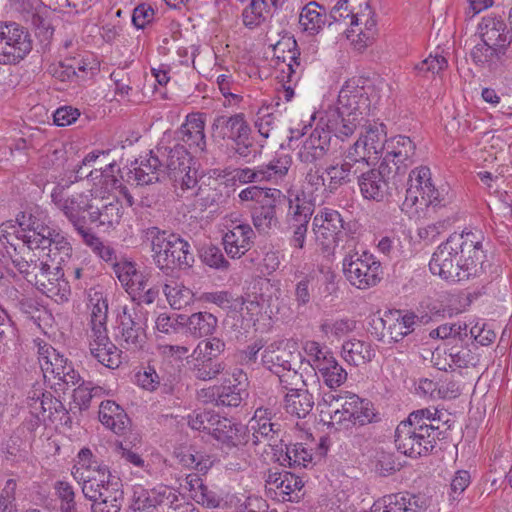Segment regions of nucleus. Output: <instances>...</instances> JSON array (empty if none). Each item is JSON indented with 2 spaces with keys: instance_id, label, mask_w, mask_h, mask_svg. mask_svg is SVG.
Segmentation results:
<instances>
[{
  "instance_id": "nucleus-1",
  "label": "nucleus",
  "mask_w": 512,
  "mask_h": 512,
  "mask_svg": "<svg viewBox=\"0 0 512 512\" xmlns=\"http://www.w3.org/2000/svg\"><path fill=\"white\" fill-rule=\"evenodd\" d=\"M107 155L108 151H92L83 158L81 165L75 170L76 178L87 177L88 181L93 182V188L68 195L65 187L58 185L51 193L53 203L74 228L86 224L85 212L88 213V219L90 220V211L94 209V202L98 198L101 201L106 199L105 193H110L118 184V179L113 175L114 162L105 164V168H95L89 170L88 173L84 171V168L93 167L100 157H106Z\"/></svg>"
},
{
  "instance_id": "nucleus-2",
  "label": "nucleus",
  "mask_w": 512,
  "mask_h": 512,
  "mask_svg": "<svg viewBox=\"0 0 512 512\" xmlns=\"http://www.w3.org/2000/svg\"><path fill=\"white\" fill-rule=\"evenodd\" d=\"M480 231L453 233L438 246L429 262L434 275L449 282H460L484 272L485 253Z\"/></svg>"
},
{
  "instance_id": "nucleus-3",
  "label": "nucleus",
  "mask_w": 512,
  "mask_h": 512,
  "mask_svg": "<svg viewBox=\"0 0 512 512\" xmlns=\"http://www.w3.org/2000/svg\"><path fill=\"white\" fill-rule=\"evenodd\" d=\"M318 408L321 421L336 429L365 425L375 417L371 402L350 392L325 394L318 403Z\"/></svg>"
},
{
  "instance_id": "nucleus-4",
  "label": "nucleus",
  "mask_w": 512,
  "mask_h": 512,
  "mask_svg": "<svg viewBox=\"0 0 512 512\" xmlns=\"http://www.w3.org/2000/svg\"><path fill=\"white\" fill-rule=\"evenodd\" d=\"M77 458L72 475L82 485L85 498L93 502L123 494L119 479L112 476L106 466L99 465L89 449H81Z\"/></svg>"
},
{
  "instance_id": "nucleus-5",
  "label": "nucleus",
  "mask_w": 512,
  "mask_h": 512,
  "mask_svg": "<svg viewBox=\"0 0 512 512\" xmlns=\"http://www.w3.org/2000/svg\"><path fill=\"white\" fill-rule=\"evenodd\" d=\"M145 237L151 243L153 260L160 270L187 269L194 263L190 244L179 235L150 227Z\"/></svg>"
},
{
  "instance_id": "nucleus-6",
  "label": "nucleus",
  "mask_w": 512,
  "mask_h": 512,
  "mask_svg": "<svg viewBox=\"0 0 512 512\" xmlns=\"http://www.w3.org/2000/svg\"><path fill=\"white\" fill-rule=\"evenodd\" d=\"M20 225L26 233L21 234L29 249H40L48 252L42 255L59 267L71 257L72 247L64 236L46 226L39 218L32 214H23Z\"/></svg>"
},
{
  "instance_id": "nucleus-7",
  "label": "nucleus",
  "mask_w": 512,
  "mask_h": 512,
  "mask_svg": "<svg viewBox=\"0 0 512 512\" xmlns=\"http://www.w3.org/2000/svg\"><path fill=\"white\" fill-rule=\"evenodd\" d=\"M343 272L349 283L361 290L376 286L382 275L381 263L364 249H358L354 238L344 246Z\"/></svg>"
},
{
  "instance_id": "nucleus-8",
  "label": "nucleus",
  "mask_w": 512,
  "mask_h": 512,
  "mask_svg": "<svg viewBox=\"0 0 512 512\" xmlns=\"http://www.w3.org/2000/svg\"><path fill=\"white\" fill-rule=\"evenodd\" d=\"M330 15L334 21L350 25L348 37L355 34L356 38H353L352 41L359 48H364L373 41L376 34V21L368 3H365L363 8L360 6L359 10L355 11L349 0H338Z\"/></svg>"
},
{
  "instance_id": "nucleus-9",
  "label": "nucleus",
  "mask_w": 512,
  "mask_h": 512,
  "mask_svg": "<svg viewBox=\"0 0 512 512\" xmlns=\"http://www.w3.org/2000/svg\"><path fill=\"white\" fill-rule=\"evenodd\" d=\"M451 199L448 188H435L428 167H418L410 172L404 206L413 207L419 204L432 208L444 207Z\"/></svg>"
},
{
  "instance_id": "nucleus-10",
  "label": "nucleus",
  "mask_w": 512,
  "mask_h": 512,
  "mask_svg": "<svg viewBox=\"0 0 512 512\" xmlns=\"http://www.w3.org/2000/svg\"><path fill=\"white\" fill-rule=\"evenodd\" d=\"M34 257L31 256L27 260L29 267H23L17 271L47 297L66 299L69 287L68 283L61 279L63 274L60 273L59 267H52L43 257H37V259Z\"/></svg>"
},
{
  "instance_id": "nucleus-11",
  "label": "nucleus",
  "mask_w": 512,
  "mask_h": 512,
  "mask_svg": "<svg viewBox=\"0 0 512 512\" xmlns=\"http://www.w3.org/2000/svg\"><path fill=\"white\" fill-rule=\"evenodd\" d=\"M32 50L28 31L16 22H0V62L17 64Z\"/></svg>"
},
{
  "instance_id": "nucleus-12",
  "label": "nucleus",
  "mask_w": 512,
  "mask_h": 512,
  "mask_svg": "<svg viewBox=\"0 0 512 512\" xmlns=\"http://www.w3.org/2000/svg\"><path fill=\"white\" fill-rule=\"evenodd\" d=\"M23 214L26 213H21L17 217L16 223L7 221L0 225V254L3 258H8L16 270L29 267L27 260L31 256H36L21 235L26 233L20 225V218Z\"/></svg>"
},
{
  "instance_id": "nucleus-13",
  "label": "nucleus",
  "mask_w": 512,
  "mask_h": 512,
  "mask_svg": "<svg viewBox=\"0 0 512 512\" xmlns=\"http://www.w3.org/2000/svg\"><path fill=\"white\" fill-rule=\"evenodd\" d=\"M301 359L294 344L287 341H276L269 344L263 354L262 362L270 371L277 374L280 382H287L285 377L298 379L296 367Z\"/></svg>"
},
{
  "instance_id": "nucleus-14",
  "label": "nucleus",
  "mask_w": 512,
  "mask_h": 512,
  "mask_svg": "<svg viewBox=\"0 0 512 512\" xmlns=\"http://www.w3.org/2000/svg\"><path fill=\"white\" fill-rule=\"evenodd\" d=\"M246 387V374L241 369H234L221 386L202 389L199 397L206 398L205 401L215 402L217 406L238 407L247 396Z\"/></svg>"
},
{
  "instance_id": "nucleus-15",
  "label": "nucleus",
  "mask_w": 512,
  "mask_h": 512,
  "mask_svg": "<svg viewBox=\"0 0 512 512\" xmlns=\"http://www.w3.org/2000/svg\"><path fill=\"white\" fill-rule=\"evenodd\" d=\"M146 319L141 308L124 307L118 316V329L121 346L129 351L142 349L146 342Z\"/></svg>"
},
{
  "instance_id": "nucleus-16",
  "label": "nucleus",
  "mask_w": 512,
  "mask_h": 512,
  "mask_svg": "<svg viewBox=\"0 0 512 512\" xmlns=\"http://www.w3.org/2000/svg\"><path fill=\"white\" fill-rule=\"evenodd\" d=\"M223 226L227 230L223 235L225 252L233 259L242 257L253 245L255 233L252 227L233 213L223 219Z\"/></svg>"
},
{
  "instance_id": "nucleus-17",
  "label": "nucleus",
  "mask_w": 512,
  "mask_h": 512,
  "mask_svg": "<svg viewBox=\"0 0 512 512\" xmlns=\"http://www.w3.org/2000/svg\"><path fill=\"white\" fill-rule=\"evenodd\" d=\"M246 428V433H251V441L254 445L266 443L272 448H278L283 442V430L279 422L273 421L272 412L269 409L258 408L254 412Z\"/></svg>"
},
{
  "instance_id": "nucleus-18",
  "label": "nucleus",
  "mask_w": 512,
  "mask_h": 512,
  "mask_svg": "<svg viewBox=\"0 0 512 512\" xmlns=\"http://www.w3.org/2000/svg\"><path fill=\"white\" fill-rule=\"evenodd\" d=\"M386 131L383 124H374L366 128L358 140L347 149V157L358 160L362 165H368L369 159L386 150Z\"/></svg>"
},
{
  "instance_id": "nucleus-19",
  "label": "nucleus",
  "mask_w": 512,
  "mask_h": 512,
  "mask_svg": "<svg viewBox=\"0 0 512 512\" xmlns=\"http://www.w3.org/2000/svg\"><path fill=\"white\" fill-rule=\"evenodd\" d=\"M312 227L316 242L323 250L331 251L343 234V219L338 211L323 208L314 216Z\"/></svg>"
},
{
  "instance_id": "nucleus-20",
  "label": "nucleus",
  "mask_w": 512,
  "mask_h": 512,
  "mask_svg": "<svg viewBox=\"0 0 512 512\" xmlns=\"http://www.w3.org/2000/svg\"><path fill=\"white\" fill-rule=\"evenodd\" d=\"M295 40L280 41L274 47V58L277 69L280 71V81L296 84L302 77L304 66L296 50Z\"/></svg>"
},
{
  "instance_id": "nucleus-21",
  "label": "nucleus",
  "mask_w": 512,
  "mask_h": 512,
  "mask_svg": "<svg viewBox=\"0 0 512 512\" xmlns=\"http://www.w3.org/2000/svg\"><path fill=\"white\" fill-rule=\"evenodd\" d=\"M435 444L433 436L420 433L406 424H398L395 430V445L406 456L416 458L426 455Z\"/></svg>"
},
{
  "instance_id": "nucleus-22",
  "label": "nucleus",
  "mask_w": 512,
  "mask_h": 512,
  "mask_svg": "<svg viewBox=\"0 0 512 512\" xmlns=\"http://www.w3.org/2000/svg\"><path fill=\"white\" fill-rule=\"evenodd\" d=\"M178 500L176 492L168 486L160 485L153 489L136 488L132 508L138 512H155L158 508L171 507Z\"/></svg>"
},
{
  "instance_id": "nucleus-23",
  "label": "nucleus",
  "mask_w": 512,
  "mask_h": 512,
  "mask_svg": "<svg viewBox=\"0 0 512 512\" xmlns=\"http://www.w3.org/2000/svg\"><path fill=\"white\" fill-rule=\"evenodd\" d=\"M265 487L279 501H294L304 486L302 479L291 472L269 471Z\"/></svg>"
},
{
  "instance_id": "nucleus-24",
  "label": "nucleus",
  "mask_w": 512,
  "mask_h": 512,
  "mask_svg": "<svg viewBox=\"0 0 512 512\" xmlns=\"http://www.w3.org/2000/svg\"><path fill=\"white\" fill-rule=\"evenodd\" d=\"M390 167L381 163L379 168L361 172L358 186L365 199L381 201L388 195Z\"/></svg>"
},
{
  "instance_id": "nucleus-25",
  "label": "nucleus",
  "mask_w": 512,
  "mask_h": 512,
  "mask_svg": "<svg viewBox=\"0 0 512 512\" xmlns=\"http://www.w3.org/2000/svg\"><path fill=\"white\" fill-rule=\"evenodd\" d=\"M205 121L201 114L187 115L185 122L176 132V137L183 146L193 153H201L206 149V137L204 133Z\"/></svg>"
},
{
  "instance_id": "nucleus-26",
  "label": "nucleus",
  "mask_w": 512,
  "mask_h": 512,
  "mask_svg": "<svg viewBox=\"0 0 512 512\" xmlns=\"http://www.w3.org/2000/svg\"><path fill=\"white\" fill-rule=\"evenodd\" d=\"M106 199L100 198L94 202V209L90 211V222L97 223L98 226L113 228L118 225L123 215V209L117 197L105 193Z\"/></svg>"
},
{
  "instance_id": "nucleus-27",
  "label": "nucleus",
  "mask_w": 512,
  "mask_h": 512,
  "mask_svg": "<svg viewBox=\"0 0 512 512\" xmlns=\"http://www.w3.org/2000/svg\"><path fill=\"white\" fill-rule=\"evenodd\" d=\"M331 136L324 128L316 127L311 134L305 138L298 151V159L302 163H314L322 159L330 148Z\"/></svg>"
},
{
  "instance_id": "nucleus-28",
  "label": "nucleus",
  "mask_w": 512,
  "mask_h": 512,
  "mask_svg": "<svg viewBox=\"0 0 512 512\" xmlns=\"http://www.w3.org/2000/svg\"><path fill=\"white\" fill-rule=\"evenodd\" d=\"M360 163L356 159H349L347 151L342 162L335 163L325 168L327 176L326 192L334 193L341 186L351 182L352 178L361 172Z\"/></svg>"
},
{
  "instance_id": "nucleus-29",
  "label": "nucleus",
  "mask_w": 512,
  "mask_h": 512,
  "mask_svg": "<svg viewBox=\"0 0 512 512\" xmlns=\"http://www.w3.org/2000/svg\"><path fill=\"white\" fill-rule=\"evenodd\" d=\"M210 435L218 442L233 447L245 444L249 440L244 425L220 415L217 416Z\"/></svg>"
},
{
  "instance_id": "nucleus-30",
  "label": "nucleus",
  "mask_w": 512,
  "mask_h": 512,
  "mask_svg": "<svg viewBox=\"0 0 512 512\" xmlns=\"http://www.w3.org/2000/svg\"><path fill=\"white\" fill-rule=\"evenodd\" d=\"M118 280L130 296L138 295L148 286V275L136 268L131 261H120L113 265Z\"/></svg>"
},
{
  "instance_id": "nucleus-31",
  "label": "nucleus",
  "mask_w": 512,
  "mask_h": 512,
  "mask_svg": "<svg viewBox=\"0 0 512 512\" xmlns=\"http://www.w3.org/2000/svg\"><path fill=\"white\" fill-rule=\"evenodd\" d=\"M415 149V144L409 137L396 136L386 143L385 155L381 163H386L387 167H389V163L392 162L396 169L399 170V165L406 167L412 164Z\"/></svg>"
},
{
  "instance_id": "nucleus-32",
  "label": "nucleus",
  "mask_w": 512,
  "mask_h": 512,
  "mask_svg": "<svg viewBox=\"0 0 512 512\" xmlns=\"http://www.w3.org/2000/svg\"><path fill=\"white\" fill-rule=\"evenodd\" d=\"M423 503L419 498L408 493H396L386 495L376 501L372 506V512H423Z\"/></svg>"
},
{
  "instance_id": "nucleus-33",
  "label": "nucleus",
  "mask_w": 512,
  "mask_h": 512,
  "mask_svg": "<svg viewBox=\"0 0 512 512\" xmlns=\"http://www.w3.org/2000/svg\"><path fill=\"white\" fill-rule=\"evenodd\" d=\"M212 127L220 129V136L232 142L245 140L251 134V128L243 113L232 116H218L214 119Z\"/></svg>"
},
{
  "instance_id": "nucleus-34",
  "label": "nucleus",
  "mask_w": 512,
  "mask_h": 512,
  "mask_svg": "<svg viewBox=\"0 0 512 512\" xmlns=\"http://www.w3.org/2000/svg\"><path fill=\"white\" fill-rule=\"evenodd\" d=\"M366 108L367 98L364 97L363 88L353 83H346L339 92L338 105L335 110L345 116L358 113L364 117Z\"/></svg>"
},
{
  "instance_id": "nucleus-35",
  "label": "nucleus",
  "mask_w": 512,
  "mask_h": 512,
  "mask_svg": "<svg viewBox=\"0 0 512 512\" xmlns=\"http://www.w3.org/2000/svg\"><path fill=\"white\" fill-rule=\"evenodd\" d=\"M364 117L358 113H354L350 116H345L339 113V111L333 110L328 113L326 121L325 132H329L335 135L336 138L344 141L350 137L356 129L362 125Z\"/></svg>"
},
{
  "instance_id": "nucleus-36",
  "label": "nucleus",
  "mask_w": 512,
  "mask_h": 512,
  "mask_svg": "<svg viewBox=\"0 0 512 512\" xmlns=\"http://www.w3.org/2000/svg\"><path fill=\"white\" fill-rule=\"evenodd\" d=\"M437 414L438 410L435 408L419 409L410 413L407 420L399 424H406L409 427L415 428L420 433L433 436L437 440L440 434L438 426L440 418L437 417Z\"/></svg>"
},
{
  "instance_id": "nucleus-37",
  "label": "nucleus",
  "mask_w": 512,
  "mask_h": 512,
  "mask_svg": "<svg viewBox=\"0 0 512 512\" xmlns=\"http://www.w3.org/2000/svg\"><path fill=\"white\" fill-rule=\"evenodd\" d=\"M99 420L106 428L118 435L124 434L128 429L127 414L122 407L111 400L101 402Z\"/></svg>"
},
{
  "instance_id": "nucleus-38",
  "label": "nucleus",
  "mask_w": 512,
  "mask_h": 512,
  "mask_svg": "<svg viewBox=\"0 0 512 512\" xmlns=\"http://www.w3.org/2000/svg\"><path fill=\"white\" fill-rule=\"evenodd\" d=\"M38 361L45 380L53 382L56 377L69 365L67 359L48 344L39 347Z\"/></svg>"
},
{
  "instance_id": "nucleus-39",
  "label": "nucleus",
  "mask_w": 512,
  "mask_h": 512,
  "mask_svg": "<svg viewBox=\"0 0 512 512\" xmlns=\"http://www.w3.org/2000/svg\"><path fill=\"white\" fill-rule=\"evenodd\" d=\"M163 163L157 155L151 151L142 158L137 167L132 171L134 180L139 185H149L161 180L165 175Z\"/></svg>"
},
{
  "instance_id": "nucleus-40",
  "label": "nucleus",
  "mask_w": 512,
  "mask_h": 512,
  "mask_svg": "<svg viewBox=\"0 0 512 512\" xmlns=\"http://www.w3.org/2000/svg\"><path fill=\"white\" fill-rule=\"evenodd\" d=\"M179 464L188 469L196 470L200 474H206L213 466L212 457L193 446L179 447L174 452Z\"/></svg>"
},
{
  "instance_id": "nucleus-41",
  "label": "nucleus",
  "mask_w": 512,
  "mask_h": 512,
  "mask_svg": "<svg viewBox=\"0 0 512 512\" xmlns=\"http://www.w3.org/2000/svg\"><path fill=\"white\" fill-rule=\"evenodd\" d=\"M327 23V11L316 1L307 3L301 10L299 24L309 35L318 34Z\"/></svg>"
},
{
  "instance_id": "nucleus-42",
  "label": "nucleus",
  "mask_w": 512,
  "mask_h": 512,
  "mask_svg": "<svg viewBox=\"0 0 512 512\" xmlns=\"http://www.w3.org/2000/svg\"><path fill=\"white\" fill-rule=\"evenodd\" d=\"M314 397L307 389H290L284 397L287 413L297 418H305L314 407Z\"/></svg>"
},
{
  "instance_id": "nucleus-43",
  "label": "nucleus",
  "mask_w": 512,
  "mask_h": 512,
  "mask_svg": "<svg viewBox=\"0 0 512 512\" xmlns=\"http://www.w3.org/2000/svg\"><path fill=\"white\" fill-rule=\"evenodd\" d=\"M417 319L418 317L414 313L401 314V312L396 311L383 319V323L390 339L399 342L414 331Z\"/></svg>"
},
{
  "instance_id": "nucleus-44",
  "label": "nucleus",
  "mask_w": 512,
  "mask_h": 512,
  "mask_svg": "<svg viewBox=\"0 0 512 512\" xmlns=\"http://www.w3.org/2000/svg\"><path fill=\"white\" fill-rule=\"evenodd\" d=\"M481 36L483 42L498 48V53H505L510 44L506 26L501 20H485L481 25Z\"/></svg>"
},
{
  "instance_id": "nucleus-45",
  "label": "nucleus",
  "mask_w": 512,
  "mask_h": 512,
  "mask_svg": "<svg viewBox=\"0 0 512 512\" xmlns=\"http://www.w3.org/2000/svg\"><path fill=\"white\" fill-rule=\"evenodd\" d=\"M280 197H273L269 202L254 207L251 213L254 227L260 233H267L278 224L276 203Z\"/></svg>"
},
{
  "instance_id": "nucleus-46",
  "label": "nucleus",
  "mask_w": 512,
  "mask_h": 512,
  "mask_svg": "<svg viewBox=\"0 0 512 512\" xmlns=\"http://www.w3.org/2000/svg\"><path fill=\"white\" fill-rule=\"evenodd\" d=\"M342 356L349 364L359 366L370 362L375 352L370 343L351 339L342 345Z\"/></svg>"
},
{
  "instance_id": "nucleus-47",
  "label": "nucleus",
  "mask_w": 512,
  "mask_h": 512,
  "mask_svg": "<svg viewBox=\"0 0 512 512\" xmlns=\"http://www.w3.org/2000/svg\"><path fill=\"white\" fill-rule=\"evenodd\" d=\"M217 318L209 312L193 313L189 317L185 316L184 327L194 338H201L212 335L217 327Z\"/></svg>"
},
{
  "instance_id": "nucleus-48",
  "label": "nucleus",
  "mask_w": 512,
  "mask_h": 512,
  "mask_svg": "<svg viewBox=\"0 0 512 512\" xmlns=\"http://www.w3.org/2000/svg\"><path fill=\"white\" fill-rule=\"evenodd\" d=\"M189 152L183 145L177 144L170 148L166 154V162L163 164L165 174H168L175 181L178 180V174H182L189 168Z\"/></svg>"
},
{
  "instance_id": "nucleus-49",
  "label": "nucleus",
  "mask_w": 512,
  "mask_h": 512,
  "mask_svg": "<svg viewBox=\"0 0 512 512\" xmlns=\"http://www.w3.org/2000/svg\"><path fill=\"white\" fill-rule=\"evenodd\" d=\"M315 373L329 388H337L344 384L348 375L334 356H329Z\"/></svg>"
},
{
  "instance_id": "nucleus-50",
  "label": "nucleus",
  "mask_w": 512,
  "mask_h": 512,
  "mask_svg": "<svg viewBox=\"0 0 512 512\" xmlns=\"http://www.w3.org/2000/svg\"><path fill=\"white\" fill-rule=\"evenodd\" d=\"M293 163L292 156L288 153H276V155L264 165H261L265 181L277 182L283 179Z\"/></svg>"
},
{
  "instance_id": "nucleus-51",
  "label": "nucleus",
  "mask_w": 512,
  "mask_h": 512,
  "mask_svg": "<svg viewBox=\"0 0 512 512\" xmlns=\"http://www.w3.org/2000/svg\"><path fill=\"white\" fill-rule=\"evenodd\" d=\"M163 292L170 306L177 310L189 306L194 299L192 290L176 281L166 283Z\"/></svg>"
},
{
  "instance_id": "nucleus-52",
  "label": "nucleus",
  "mask_w": 512,
  "mask_h": 512,
  "mask_svg": "<svg viewBox=\"0 0 512 512\" xmlns=\"http://www.w3.org/2000/svg\"><path fill=\"white\" fill-rule=\"evenodd\" d=\"M295 277L298 279L295 286V300L298 305H306L311 300V294L320 282V274L314 270L303 273L297 272Z\"/></svg>"
},
{
  "instance_id": "nucleus-53",
  "label": "nucleus",
  "mask_w": 512,
  "mask_h": 512,
  "mask_svg": "<svg viewBox=\"0 0 512 512\" xmlns=\"http://www.w3.org/2000/svg\"><path fill=\"white\" fill-rule=\"evenodd\" d=\"M230 507L235 512H267L266 501L255 495H233L229 499Z\"/></svg>"
},
{
  "instance_id": "nucleus-54",
  "label": "nucleus",
  "mask_w": 512,
  "mask_h": 512,
  "mask_svg": "<svg viewBox=\"0 0 512 512\" xmlns=\"http://www.w3.org/2000/svg\"><path fill=\"white\" fill-rule=\"evenodd\" d=\"M272 110L273 107L269 105L261 106L254 120L255 128L264 139L271 137L277 128V116Z\"/></svg>"
},
{
  "instance_id": "nucleus-55",
  "label": "nucleus",
  "mask_w": 512,
  "mask_h": 512,
  "mask_svg": "<svg viewBox=\"0 0 512 512\" xmlns=\"http://www.w3.org/2000/svg\"><path fill=\"white\" fill-rule=\"evenodd\" d=\"M356 322L350 318L325 319L320 324V331L327 338H341L355 329Z\"/></svg>"
},
{
  "instance_id": "nucleus-56",
  "label": "nucleus",
  "mask_w": 512,
  "mask_h": 512,
  "mask_svg": "<svg viewBox=\"0 0 512 512\" xmlns=\"http://www.w3.org/2000/svg\"><path fill=\"white\" fill-rule=\"evenodd\" d=\"M282 192L279 189L275 188H262L259 186H249L240 191L238 194L239 199L242 202H255L256 204L261 205L264 202H269L273 197H281Z\"/></svg>"
},
{
  "instance_id": "nucleus-57",
  "label": "nucleus",
  "mask_w": 512,
  "mask_h": 512,
  "mask_svg": "<svg viewBox=\"0 0 512 512\" xmlns=\"http://www.w3.org/2000/svg\"><path fill=\"white\" fill-rule=\"evenodd\" d=\"M311 461L312 453L302 443L286 446L285 456L282 460L283 465L293 468L306 467Z\"/></svg>"
},
{
  "instance_id": "nucleus-58",
  "label": "nucleus",
  "mask_w": 512,
  "mask_h": 512,
  "mask_svg": "<svg viewBox=\"0 0 512 512\" xmlns=\"http://www.w3.org/2000/svg\"><path fill=\"white\" fill-rule=\"evenodd\" d=\"M313 209L304 199L296 196L289 200L287 223H309Z\"/></svg>"
},
{
  "instance_id": "nucleus-59",
  "label": "nucleus",
  "mask_w": 512,
  "mask_h": 512,
  "mask_svg": "<svg viewBox=\"0 0 512 512\" xmlns=\"http://www.w3.org/2000/svg\"><path fill=\"white\" fill-rule=\"evenodd\" d=\"M267 5L265 0H252L250 5L243 10V23L248 28L261 25L267 18Z\"/></svg>"
},
{
  "instance_id": "nucleus-60",
  "label": "nucleus",
  "mask_w": 512,
  "mask_h": 512,
  "mask_svg": "<svg viewBox=\"0 0 512 512\" xmlns=\"http://www.w3.org/2000/svg\"><path fill=\"white\" fill-rule=\"evenodd\" d=\"M303 350L308 358V364L314 371L322 366L329 359V356H333L326 347L313 340L304 342Z\"/></svg>"
},
{
  "instance_id": "nucleus-61",
  "label": "nucleus",
  "mask_w": 512,
  "mask_h": 512,
  "mask_svg": "<svg viewBox=\"0 0 512 512\" xmlns=\"http://www.w3.org/2000/svg\"><path fill=\"white\" fill-rule=\"evenodd\" d=\"M197 363L194 364L192 369L195 378L208 381L216 378L220 373L224 371V364L222 362L213 361L212 358L200 361L196 359Z\"/></svg>"
},
{
  "instance_id": "nucleus-62",
  "label": "nucleus",
  "mask_w": 512,
  "mask_h": 512,
  "mask_svg": "<svg viewBox=\"0 0 512 512\" xmlns=\"http://www.w3.org/2000/svg\"><path fill=\"white\" fill-rule=\"evenodd\" d=\"M217 416V413L210 410L194 411L188 415V425L194 430L203 431L210 435Z\"/></svg>"
},
{
  "instance_id": "nucleus-63",
  "label": "nucleus",
  "mask_w": 512,
  "mask_h": 512,
  "mask_svg": "<svg viewBox=\"0 0 512 512\" xmlns=\"http://www.w3.org/2000/svg\"><path fill=\"white\" fill-rule=\"evenodd\" d=\"M505 53H498V48L485 42L478 43L472 50V58L480 65H490L500 60Z\"/></svg>"
},
{
  "instance_id": "nucleus-64",
  "label": "nucleus",
  "mask_w": 512,
  "mask_h": 512,
  "mask_svg": "<svg viewBox=\"0 0 512 512\" xmlns=\"http://www.w3.org/2000/svg\"><path fill=\"white\" fill-rule=\"evenodd\" d=\"M185 315L171 316L167 313L160 314L155 321V328L158 332L171 335L178 333L184 328Z\"/></svg>"
}]
</instances>
